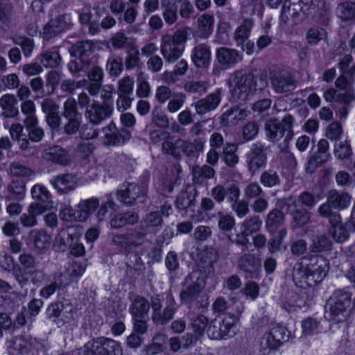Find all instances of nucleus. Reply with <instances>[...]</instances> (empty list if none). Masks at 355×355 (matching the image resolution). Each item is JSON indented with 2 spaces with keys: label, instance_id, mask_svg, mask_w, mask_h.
Here are the masks:
<instances>
[{
  "label": "nucleus",
  "instance_id": "1",
  "mask_svg": "<svg viewBox=\"0 0 355 355\" xmlns=\"http://www.w3.org/2000/svg\"><path fill=\"white\" fill-rule=\"evenodd\" d=\"M295 120L290 114H286L280 122L275 118L267 120L264 125L266 135L270 141L275 142L284 138L283 143L278 145L279 158L286 167L295 168L297 165V159L289 150V142L293 139V125Z\"/></svg>",
  "mask_w": 355,
  "mask_h": 355
},
{
  "label": "nucleus",
  "instance_id": "2",
  "mask_svg": "<svg viewBox=\"0 0 355 355\" xmlns=\"http://www.w3.org/2000/svg\"><path fill=\"white\" fill-rule=\"evenodd\" d=\"M329 268V261L324 257L308 254L301 257L295 263L292 276L298 287H314L324 279Z\"/></svg>",
  "mask_w": 355,
  "mask_h": 355
},
{
  "label": "nucleus",
  "instance_id": "3",
  "mask_svg": "<svg viewBox=\"0 0 355 355\" xmlns=\"http://www.w3.org/2000/svg\"><path fill=\"white\" fill-rule=\"evenodd\" d=\"M228 85L232 98L238 102L245 101L252 92L263 89L266 87L267 81L263 76H261L259 83L257 84L252 73H247L239 70L230 76Z\"/></svg>",
  "mask_w": 355,
  "mask_h": 355
},
{
  "label": "nucleus",
  "instance_id": "4",
  "mask_svg": "<svg viewBox=\"0 0 355 355\" xmlns=\"http://www.w3.org/2000/svg\"><path fill=\"white\" fill-rule=\"evenodd\" d=\"M190 28L177 29L173 34H165L160 40V52L168 63H174L184 51Z\"/></svg>",
  "mask_w": 355,
  "mask_h": 355
},
{
  "label": "nucleus",
  "instance_id": "5",
  "mask_svg": "<svg viewBox=\"0 0 355 355\" xmlns=\"http://www.w3.org/2000/svg\"><path fill=\"white\" fill-rule=\"evenodd\" d=\"M206 139L203 137L195 138L193 141L184 139H177L173 141L162 143V149L164 153L171 155L177 159L182 158V155L178 149L190 160L197 159L204 151Z\"/></svg>",
  "mask_w": 355,
  "mask_h": 355
},
{
  "label": "nucleus",
  "instance_id": "6",
  "mask_svg": "<svg viewBox=\"0 0 355 355\" xmlns=\"http://www.w3.org/2000/svg\"><path fill=\"white\" fill-rule=\"evenodd\" d=\"M206 286L205 276L200 271H192L182 282L180 300L182 304L197 300Z\"/></svg>",
  "mask_w": 355,
  "mask_h": 355
},
{
  "label": "nucleus",
  "instance_id": "7",
  "mask_svg": "<svg viewBox=\"0 0 355 355\" xmlns=\"http://www.w3.org/2000/svg\"><path fill=\"white\" fill-rule=\"evenodd\" d=\"M152 309L151 320L156 325H165L173 318L178 306L174 297L169 294L166 297V304L162 307V300L158 295L150 297Z\"/></svg>",
  "mask_w": 355,
  "mask_h": 355
},
{
  "label": "nucleus",
  "instance_id": "8",
  "mask_svg": "<svg viewBox=\"0 0 355 355\" xmlns=\"http://www.w3.org/2000/svg\"><path fill=\"white\" fill-rule=\"evenodd\" d=\"M350 304L351 297L348 293L340 290L335 291L327 302L325 317L336 323L344 320Z\"/></svg>",
  "mask_w": 355,
  "mask_h": 355
},
{
  "label": "nucleus",
  "instance_id": "9",
  "mask_svg": "<svg viewBox=\"0 0 355 355\" xmlns=\"http://www.w3.org/2000/svg\"><path fill=\"white\" fill-rule=\"evenodd\" d=\"M19 262L20 266L13 268L12 275L19 285L23 288L29 284L31 276L39 272L37 269L38 262L33 254L27 252L19 255Z\"/></svg>",
  "mask_w": 355,
  "mask_h": 355
},
{
  "label": "nucleus",
  "instance_id": "10",
  "mask_svg": "<svg viewBox=\"0 0 355 355\" xmlns=\"http://www.w3.org/2000/svg\"><path fill=\"white\" fill-rule=\"evenodd\" d=\"M148 187L144 183H124L116 191L118 199L128 206L144 203L147 198Z\"/></svg>",
  "mask_w": 355,
  "mask_h": 355
},
{
  "label": "nucleus",
  "instance_id": "11",
  "mask_svg": "<svg viewBox=\"0 0 355 355\" xmlns=\"http://www.w3.org/2000/svg\"><path fill=\"white\" fill-rule=\"evenodd\" d=\"M80 355H122L119 343L104 337L89 341Z\"/></svg>",
  "mask_w": 355,
  "mask_h": 355
},
{
  "label": "nucleus",
  "instance_id": "12",
  "mask_svg": "<svg viewBox=\"0 0 355 355\" xmlns=\"http://www.w3.org/2000/svg\"><path fill=\"white\" fill-rule=\"evenodd\" d=\"M145 234L132 229L121 234H113L112 243L123 253H129L133 249L142 245L144 242Z\"/></svg>",
  "mask_w": 355,
  "mask_h": 355
},
{
  "label": "nucleus",
  "instance_id": "13",
  "mask_svg": "<svg viewBox=\"0 0 355 355\" xmlns=\"http://www.w3.org/2000/svg\"><path fill=\"white\" fill-rule=\"evenodd\" d=\"M267 162V148L261 141L253 143L247 154L246 162L249 172L254 175L265 167Z\"/></svg>",
  "mask_w": 355,
  "mask_h": 355
},
{
  "label": "nucleus",
  "instance_id": "14",
  "mask_svg": "<svg viewBox=\"0 0 355 355\" xmlns=\"http://www.w3.org/2000/svg\"><path fill=\"white\" fill-rule=\"evenodd\" d=\"M82 235V228L78 225H69L59 230L55 236L53 246L59 251L64 252L69 246L78 241Z\"/></svg>",
  "mask_w": 355,
  "mask_h": 355
},
{
  "label": "nucleus",
  "instance_id": "15",
  "mask_svg": "<svg viewBox=\"0 0 355 355\" xmlns=\"http://www.w3.org/2000/svg\"><path fill=\"white\" fill-rule=\"evenodd\" d=\"M113 110L112 103L93 101L92 103L87 107L85 116L90 123L98 125L112 116Z\"/></svg>",
  "mask_w": 355,
  "mask_h": 355
},
{
  "label": "nucleus",
  "instance_id": "16",
  "mask_svg": "<svg viewBox=\"0 0 355 355\" xmlns=\"http://www.w3.org/2000/svg\"><path fill=\"white\" fill-rule=\"evenodd\" d=\"M104 133L103 143L107 146H115L123 144L130 139V133L128 130L118 129L114 122L110 123L103 128Z\"/></svg>",
  "mask_w": 355,
  "mask_h": 355
},
{
  "label": "nucleus",
  "instance_id": "17",
  "mask_svg": "<svg viewBox=\"0 0 355 355\" xmlns=\"http://www.w3.org/2000/svg\"><path fill=\"white\" fill-rule=\"evenodd\" d=\"M285 202L288 211L292 216L291 226L293 230L300 229L309 223L311 212L304 208H297L296 202L292 198L285 199Z\"/></svg>",
  "mask_w": 355,
  "mask_h": 355
},
{
  "label": "nucleus",
  "instance_id": "18",
  "mask_svg": "<svg viewBox=\"0 0 355 355\" xmlns=\"http://www.w3.org/2000/svg\"><path fill=\"white\" fill-rule=\"evenodd\" d=\"M271 85L276 93L288 92L296 87L295 80L287 73H275L270 77Z\"/></svg>",
  "mask_w": 355,
  "mask_h": 355
},
{
  "label": "nucleus",
  "instance_id": "19",
  "mask_svg": "<svg viewBox=\"0 0 355 355\" xmlns=\"http://www.w3.org/2000/svg\"><path fill=\"white\" fill-rule=\"evenodd\" d=\"M220 100V91L218 89L215 92L209 94L205 98L198 100L193 105L197 114L203 115L215 110L219 105Z\"/></svg>",
  "mask_w": 355,
  "mask_h": 355
},
{
  "label": "nucleus",
  "instance_id": "20",
  "mask_svg": "<svg viewBox=\"0 0 355 355\" xmlns=\"http://www.w3.org/2000/svg\"><path fill=\"white\" fill-rule=\"evenodd\" d=\"M241 191L239 187H234L230 190L229 202L231 208L239 218H244L250 212L248 202L244 199L240 200Z\"/></svg>",
  "mask_w": 355,
  "mask_h": 355
},
{
  "label": "nucleus",
  "instance_id": "21",
  "mask_svg": "<svg viewBox=\"0 0 355 355\" xmlns=\"http://www.w3.org/2000/svg\"><path fill=\"white\" fill-rule=\"evenodd\" d=\"M352 200V196L346 192L331 190L327 196V202L322 205H328L330 209H345L347 208Z\"/></svg>",
  "mask_w": 355,
  "mask_h": 355
},
{
  "label": "nucleus",
  "instance_id": "22",
  "mask_svg": "<svg viewBox=\"0 0 355 355\" xmlns=\"http://www.w3.org/2000/svg\"><path fill=\"white\" fill-rule=\"evenodd\" d=\"M42 157L46 161L62 166H67L70 163L68 153L59 146H53L45 149L42 153Z\"/></svg>",
  "mask_w": 355,
  "mask_h": 355
},
{
  "label": "nucleus",
  "instance_id": "23",
  "mask_svg": "<svg viewBox=\"0 0 355 355\" xmlns=\"http://www.w3.org/2000/svg\"><path fill=\"white\" fill-rule=\"evenodd\" d=\"M36 340L31 337L20 336L12 340L10 352L14 355H28L34 349Z\"/></svg>",
  "mask_w": 355,
  "mask_h": 355
},
{
  "label": "nucleus",
  "instance_id": "24",
  "mask_svg": "<svg viewBox=\"0 0 355 355\" xmlns=\"http://www.w3.org/2000/svg\"><path fill=\"white\" fill-rule=\"evenodd\" d=\"M216 59L220 65L229 68L241 62L242 55L234 49L220 47L216 51Z\"/></svg>",
  "mask_w": 355,
  "mask_h": 355
},
{
  "label": "nucleus",
  "instance_id": "25",
  "mask_svg": "<svg viewBox=\"0 0 355 355\" xmlns=\"http://www.w3.org/2000/svg\"><path fill=\"white\" fill-rule=\"evenodd\" d=\"M50 182L58 193L62 194L68 193L76 187V178L69 173L57 175Z\"/></svg>",
  "mask_w": 355,
  "mask_h": 355
},
{
  "label": "nucleus",
  "instance_id": "26",
  "mask_svg": "<svg viewBox=\"0 0 355 355\" xmlns=\"http://www.w3.org/2000/svg\"><path fill=\"white\" fill-rule=\"evenodd\" d=\"M249 112L245 109L238 107H232L226 110L220 117V123L223 126H232L238 124L244 120L248 115Z\"/></svg>",
  "mask_w": 355,
  "mask_h": 355
},
{
  "label": "nucleus",
  "instance_id": "27",
  "mask_svg": "<svg viewBox=\"0 0 355 355\" xmlns=\"http://www.w3.org/2000/svg\"><path fill=\"white\" fill-rule=\"evenodd\" d=\"M211 58L209 47L205 44H197L192 51V62L196 67L206 68L209 66Z\"/></svg>",
  "mask_w": 355,
  "mask_h": 355
},
{
  "label": "nucleus",
  "instance_id": "28",
  "mask_svg": "<svg viewBox=\"0 0 355 355\" xmlns=\"http://www.w3.org/2000/svg\"><path fill=\"white\" fill-rule=\"evenodd\" d=\"M260 266V259L252 253H244L238 259V268L247 274L256 272Z\"/></svg>",
  "mask_w": 355,
  "mask_h": 355
},
{
  "label": "nucleus",
  "instance_id": "29",
  "mask_svg": "<svg viewBox=\"0 0 355 355\" xmlns=\"http://www.w3.org/2000/svg\"><path fill=\"white\" fill-rule=\"evenodd\" d=\"M99 204V200L96 198L81 200L76 206L81 222L86 221L98 208Z\"/></svg>",
  "mask_w": 355,
  "mask_h": 355
},
{
  "label": "nucleus",
  "instance_id": "30",
  "mask_svg": "<svg viewBox=\"0 0 355 355\" xmlns=\"http://www.w3.org/2000/svg\"><path fill=\"white\" fill-rule=\"evenodd\" d=\"M150 306V301L143 296L136 295L132 300L129 311L132 317H147Z\"/></svg>",
  "mask_w": 355,
  "mask_h": 355
},
{
  "label": "nucleus",
  "instance_id": "31",
  "mask_svg": "<svg viewBox=\"0 0 355 355\" xmlns=\"http://www.w3.org/2000/svg\"><path fill=\"white\" fill-rule=\"evenodd\" d=\"M312 3V0H299L298 5L293 3L292 6H286L284 3L280 15V21L282 24H287L292 19V24L296 23V18L298 16V10H303V6L301 4H308Z\"/></svg>",
  "mask_w": 355,
  "mask_h": 355
},
{
  "label": "nucleus",
  "instance_id": "32",
  "mask_svg": "<svg viewBox=\"0 0 355 355\" xmlns=\"http://www.w3.org/2000/svg\"><path fill=\"white\" fill-rule=\"evenodd\" d=\"M285 216L282 211L275 208L270 210L266 216L265 226L267 232L273 234L283 225Z\"/></svg>",
  "mask_w": 355,
  "mask_h": 355
},
{
  "label": "nucleus",
  "instance_id": "33",
  "mask_svg": "<svg viewBox=\"0 0 355 355\" xmlns=\"http://www.w3.org/2000/svg\"><path fill=\"white\" fill-rule=\"evenodd\" d=\"M17 99L12 94L3 95L0 98V107L2 109V116L6 118H12L19 114L18 108L16 107Z\"/></svg>",
  "mask_w": 355,
  "mask_h": 355
},
{
  "label": "nucleus",
  "instance_id": "34",
  "mask_svg": "<svg viewBox=\"0 0 355 355\" xmlns=\"http://www.w3.org/2000/svg\"><path fill=\"white\" fill-rule=\"evenodd\" d=\"M39 62L46 68L54 69L59 67L62 58L56 47L45 51L38 56Z\"/></svg>",
  "mask_w": 355,
  "mask_h": 355
},
{
  "label": "nucleus",
  "instance_id": "35",
  "mask_svg": "<svg viewBox=\"0 0 355 355\" xmlns=\"http://www.w3.org/2000/svg\"><path fill=\"white\" fill-rule=\"evenodd\" d=\"M214 169L208 165H195L192 167V180L195 184H202L205 180L214 178Z\"/></svg>",
  "mask_w": 355,
  "mask_h": 355
},
{
  "label": "nucleus",
  "instance_id": "36",
  "mask_svg": "<svg viewBox=\"0 0 355 355\" xmlns=\"http://www.w3.org/2000/svg\"><path fill=\"white\" fill-rule=\"evenodd\" d=\"M64 277L62 272H55L53 275L52 282L40 289V295L47 299L53 295L55 291L64 286Z\"/></svg>",
  "mask_w": 355,
  "mask_h": 355
},
{
  "label": "nucleus",
  "instance_id": "37",
  "mask_svg": "<svg viewBox=\"0 0 355 355\" xmlns=\"http://www.w3.org/2000/svg\"><path fill=\"white\" fill-rule=\"evenodd\" d=\"M254 25L253 20L245 19L242 24L236 28L234 32V40L237 45H243V43L248 39L252 28Z\"/></svg>",
  "mask_w": 355,
  "mask_h": 355
},
{
  "label": "nucleus",
  "instance_id": "38",
  "mask_svg": "<svg viewBox=\"0 0 355 355\" xmlns=\"http://www.w3.org/2000/svg\"><path fill=\"white\" fill-rule=\"evenodd\" d=\"M214 18L209 14L202 15L198 19V28L200 36L207 38L213 32Z\"/></svg>",
  "mask_w": 355,
  "mask_h": 355
},
{
  "label": "nucleus",
  "instance_id": "39",
  "mask_svg": "<svg viewBox=\"0 0 355 355\" xmlns=\"http://www.w3.org/2000/svg\"><path fill=\"white\" fill-rule=\"evenodd\" d=\"M331 248L332 242L324 235L313 236L309 245V250L312 253H321Z\"/></svg>",
  "mask_w": 355,
  "mask_h": 355
},
{
  "label": "nucleus",
  "instance_id": "40",
  "mask_svg": "<svg viewBox=\"0 0 355 355\" xmlns=\"http://www.w3.org/2000/svg\"><path fill=\"white\" fill-rule=\"evenodd\" d=\"M29 235L34 243L35 247L38 250L48 248L51 243V236L42 230H33Z\"/></svg>",
  "mask_w": 355,
  "mask_h": 355
},
{
  "label": "nucleus",
  "instance_id": "41",
  "mask_svg": "<svg viewBox=\"0 0 355 355\" xmlns=\"http://www.w3.org/2000/svg\"><path fill=\"white\" fill-rule=\"evenodd\" d=\"M336 13L343 21L353 20L355 18V2L347 1L339 3Z\"/></svg>",
  "mask_w": 355,
  "mask_h": 355
},
{
  "label": "nucleus",
  "instance_id": "42",
  "mask_svg": "<svg viewBox=\"0 0 355 355\" xmlns=\"http://www.w3.org/2000/svg\"><path fill=\"white\" fill-rule=\"evenodd\" d=\"M62 18L63 17L53 19L44 27L43 35L45 39L49 40L64 31L66 25Z\"/></svg>",
  "mask_w": 355,
  "mask_h": 355
},
{
  "label": "nucleus",
  "instance_id": "43",
  "mask_svg": "<svg viewBox=\"0 0 355 355\" xmlns=\"http://www.w3.org/2000/svg\"><path fill=\"white\" fill-rule=\"evenodd\" d=\"M318 212L320 216L328 218L331 225V228H334L343 225L340 214L338 211L330 209L327 205H321L318 207Z\"/></svg>",
  "mask_w": 355,
  "mask_h": 355
},
{
  "label": "nucleus",
  "instance_id": "44",
  "mask_svg": "<svg viewBox=\"0 0 355 355\" xmlns=\"http://www.w3.org/2000/svg\"><path fill=\"white\" fill-rule=\"evenodd\" d=\"M330 158V154H324L317 150L308 160L306 171L309 173H313L319 166L329 160Z\"/></svg>",
  "mask_w": 355,
  "mask_h": 355
},
{
  "label": "nucleus",
  "instance_id": "45",
  "mask_svg": "<svg viewBox=\"0 0 355 355\" xmlns=\"http://www.w3.org/2000/svg\"><path fill=\"white\" fill-rule=\"evenodd\" d=\"M237 146L233 143H227L223 150V160L228 167H234L239 163L236 155Z\"/></svg>",
  "mask_w": 355,
  "mask_h": 355
},
{
  "label": "nucleus",
  "instance_id": "46",
  "mask_svg": "<svg viewBox=\"0 0 355 355\" xmlns=\"http://www.w3.org/2000/svg\"><path fill=\"white\" fill-rule=\"evenodd\" d=\"M93 50V44L89 41H80L73 44L70 53L72 56L79 58H85L89 55Z\"/></svg>",
  "mask_w": 355,
  "mask_h": 355
},
{
  "label": "nucleus",
  "instance_id": "47",
  "mask_svg": "<svg viewBox=\"0 0 355 355\" xmlns=\"http://www.w3.org/2000/svg\"><path fill=\"white\" fill-rule=\"evenodd\" d=\"M262 220L259 216L252 215L245 218L241 225V230L252 235L258 232L261 227Z\"/></svg>",
  "mask_w": 355,
  "mask_h": 355
},
{
  "label": "nucleus",
  "instance_id": "48",
  "mask_svg": "<svg viewBox=\"0 0 355 355\" xmlns=\"http://www.w3.org/2000/svg\"><path fill=\"white\" fill-rule=\"evenodd\" d=\"M144 229L146 230L153 229L157 230L161 228L163 224V220L158 211H150L148 213L142 220Z\"/></svg>",
  "mask_w": 355,
  "mask_h": 355
},
{
  "label": "nucleus",
  "instance_id": "49",
  "mask_svg": "<svg viewBox=\"0 0 355 355\" xmlns=\"http://www.w3.org/2000/svg\"><path fill=\"white\" fill-rule=\"evenodd\" d=\"M33 198L39 203L52 205L51 196L47 189L41 184H35L32 187Z\"/></svg>",
  "mask_w": 355,
  "mask_h": 355
},
{
  "label": "nucleus",
  "instance_id": "50",
  "mask_svg": "<svg viewBox=\"0 0 355 355\" xmlns=\"http://www.w3.org/2000/svg\"><path fill=\"white\" fill-rule=\"evenodd\" d=\"M196 201V195L191 191H182L177 196L175 207L180 210H186L193 206Z\"/></svg>",
  "mask_w": 355,
  "mask_h": 355
},
{
  "label": "nucleus",
  "instance_id": "51",
  "mask_svg": "<svg viewBox=\"0 0 355 355\" xmlns=\"http://www.w3.org/2000/svg\"><path fill=\"white\" fill-rule=\"evenodd\" d=\"M8 195L6 197L7 200H20L25 193V184L22 181H12L8 187Z\"/></svg>",
  "mask_w": 355,
  "mask_h": 355
},
{
  "label": "nucleus",
  "instance_id": "52",
  "mask_svg": "<svg viewBox=\"0 0 355 355\" xmlns=\"http://www.w3.org/2000/svg\"><path fill=\"white\" fill-rule=\"evenodd\" d=\"M38 120L24 123L28 132L29 139L33 142H40L44 137V130L38 125Z\"/></svg>",
  "mask_w": 355,
  "mask_h": 355
},
{
  "label": "nucleus",
  "instance_id": "53",
  "mask_svg": "<svg viewBox=\"0 0 355 355\" xmlns=\"http://www.w3.org/2000/svg\"><path fill=\"white\" fill-rule=\"evenodd\" d=\"M260 182L265 187H275L279 186L281 179L278 173L274 170L263 171L260 176Z\"/></svg>",
  "mask_w": 355,
  "mask_h": 355
},
{
  "label": "nucleus",
  "instance_id": "54",
  "mask_svg": "<svg viewBox=\"0 0 355 355\" xmlns=\"http://www.w3.org/2000/svg\"><path fill=\"white\" fill-rule=\"evenodd\" d=\"M223 339L233 337L236 334V318L233 315H226L220 321Z\"/></svg>",
  "mask_w": 355,
  "mask_h": 355
},
{
  "label": "nucleus",
  "instance_id": "55",
  "mask_svg": "<svg viewBox=\"0 0 355 355\" xmlns=\"http://www.w3.org/2000/svg\"><path fill=\"white\" fill-rule=\"evenodd\" d=\"M272 235V236L268 242V249L270 253L273 254L281 249L283 240L287 235V230L286 229L283 228L278 231L276 234L275 233Z\"/></svg>",
  "mask_w": 355,
  "mask_h": 355
},
{
  "label": "nucleus",
  "instance_id": "56",
  "mask_svg": "<svg viewBox=\"0 0 355 355\" xmlns=\"http://www.w3.org/2000/svg\"><path fill=\"white\" fill-rule=\"evenodd\" d=\"M62 115L64 119L82 117V114L78 112L77 102L75 98H68L64 102Z\"/></svg>",
  "mask_w": 355,
  "mask_h": 355
},
{
  "label": "nucleus",
  "instance_id": "57",
  "mask_svg": "<svg viewBox=\"0 0 355 355\" xmlns=\"http://www.w3.org/2000/svg\"><path fill=\"white\" fill-rule=\"evenodd\" d=\"M334 153L335 157L340 160L349 158L352 154L349 141L344 140L335 142Z\"/></svg>",
  "mask_w": 355,
  "mask_h": 355
},
{
  "label": "nucleus",
  "instance_id": "58",
  "mask_svg": "<svg viewBox=\"0 0 355 355\" xmlns=\"http://www.w3.org/2000/svg\"><path fill=\"white\" fill-rule=\"evenodd\" d=\"M92 65L90 59L80 58L79 61L71 60L67 64L69 71L73 75L85 73Z\"/></svg>",
  "mask_w": 355,
  "mask_h": 355
},
{
  "label": "nucleus",
  "instance_id": "59",
  "mask_svg": "<svg viewBox=\"0 0 355 355\" xmlns=\"http://www.w3.org/2000/svg\"><path fill=\"white\" fill-rule=\"evenodd\" d=\"M193 330L198 336L204 334L205 330L209 324L208 319L203 315H193L190 318Z\"/></svg>",
  "mask_w": 355,
  "mask_h": 355
},
{
  "label": "nucleus",
  "instance_id": "60",
  "mask_svg": "<svg viewBox=\"0 0 355 355\" xmlns=\"http://www.w3.org/2000/svg\"><path fill=\"white\" fill-rule=\"evenodd\" d=\"M234 187H239L236 184H232L229 187L225 188L224 186L218 184L211 189V196L212 198L219 204L222 203L225 200V197H227V200L229 201L230 190Z\"/></svg>",
  "mask_w": 355,
  "mask_h": 355
},
{
  "label": "nucleus",
  "instance_id": "61",
  "mask_svg": "<svg viewBox=\"0 0 355 355\" xmlns=\"http://www.w3.org/2000/svg\"><path fill=\"white\" fill-rule=\"evenodd\" d=\"M302 328L305 336L317 334L320 331V322L315 318L308 317L302 321Z\"/></svg>",
  "mask_w": 355,
  "mask_h": 355
},
{
  "label": "nucleus",
  "instance_id": "62",
  "mask_svg": "<svg viewBox=\"0 0 355 355\" xmlns=\"http://www.w3.org/2000/svg\"><path fill=\"white\" fill-rule=\"evenodd\" d=\"M218 227L225 232H230L235 225V219L230 214H225L223 211L217 213Z\"/></svg>",
  "mask_w": 355,
  "mask_h": 355
},
{
  "label": "nucleus",
  "instance_id": "63",
  "mask_svg": "<svg viewBox=\"0 0 355 355\" xmlns=\"http://www.w3.org/2000/svg\"><path fill=\"white\" fill-rule=\"evenodd\" d=\"M106 69L111 76H119L123 70L122 58L119 56L110 57L107 61Z\"/></svg>",
  "mask_w": 355,
  "mask_h": 355
},
{
  "label": "nucleus",
  "instance_id": "64",
  "mask_svg": "<svg viewBox=\"0 0 355 355\" xmlns=\"http://www.w3.org/2000/svg\"><path fill=\"white\" fill-rule=\"evenodd\" d=\"M152 122L158 128H166L169 126V119L165 112L159 107H155L151 113Z\"/></svg>",
  "mask_w": 355,
  "mask_h": 355
}]
</instances>
